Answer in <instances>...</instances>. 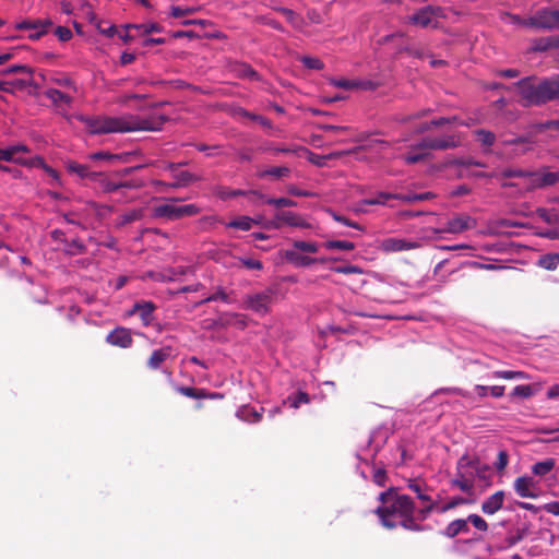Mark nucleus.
<instances>
[{
  "mask_svg": "<svg viewBox=\"0 0 559 559\" xmlns=\"http://www.w3.org/2000/svg\"><path fill=\"white\" fill-rule=\"evenodd\" d=\"M165 119L154 121L140 118L134 115H124L121 117H98L86 119V126L93 134H105L115 132H134V131H155L159 130Z\"/></svg>",
  "mask_w": 559,
  "mask_h": 559,
  "instance_id": "obj_1",
  "label": "nucleus"
},
{
  "mask_svg": "<svg viewBox=\"0 0 559 559\" xmlns=\"http://www.w3.org/2000/svg\"><path fill=\"white\" fill-rule=\"evenodd\" d=\"M524 107L540 106L559 99V75L555 79L524 78L515 83Z\"/></svg>",
  "mask_w": 559,
  "mask_h": 559,
  "instance_id": "obj_2",
  "label": "nucleus"
},
{
  "mask_svg": "<svg viewBox=\"0 0 559 559\" xmlns=\"http://www.w3.org/2000/svg\"><path fill=\"white\" fill-rule=\"evenodd\" d=\"M381 506L376 509L381 524L393 530L399 526V521L403 516L414 513L415 506L411 497L399 495L395 488H390L379 495Z\"/></svg>",
  "mask_w": 559,
  "mask_h": 559,
  "instance_id": "obj_3",
  "label": "nucleus"
},
{
  "mask_svg": "<svg viewBox=\"0 0 559 559\" xmlns=\"http://www.w3.org/2000/svg\"><path fill=\"white\" fill-rule=\"evenodd\" d=\"M29 148L24 144H16L9 146L7 148H0V160L16 163L20 165L28 166V167H41L44 168L50 176L57 178L58 174L55 169L47 166L44 159L39 156H35L32 158H24L21 154L28 153Z\"/></svg>",
  "mask_w": 559,
  "mask_h": 559,
  "instance_id": "obj_4",
  "label": "nucleus"
},
{
  "mask_svg": "<svg viewBox=\"0 0 559 559\" xmlns=\"http://www.w3.org/2000/svg\"><path fill=\"white\" fill-rule=\"evenodd\" d=\"M513 23L522 24L524 26L540 28V29H552L559 28V9L549 10L543 9L536 12V14L528 20H521L518 16L510 15Z\"/></svg>",
  "mask_w": 559,
  "mask_h": 559,
  "instance_id": "obj_5",
  "label": "nucleus"
},
{
  "mask_svg": "<svg viewBox=\"0 0 559 559\" xmlns=\"http://www.w3.org/2000/svg\"><path fill=\"white\" fill-rule=\"evenodd\" d=\"M462 145V136L459 132L444 133L438 136H425L417 144L416 148L444 151L456 148Z\"/></svg>",
  "mask_w": 559,
  "mask_h": 559,
  "instance_id": "obj_6",
  "label": "nucleus"
},
{
  "mask_svg": "<svg viewBox=\"0 0 559 559\" xmlns=\"http://www.w3.org/2000/svg\"><path fill=\"white\" fill-rule=\"evenodd\" d=\"M275 290L266 288L262 292L246 296L245 308L259 314H265L270 311V305L274 301Z\"/></svg>",
  "mask_w": 559,
  "mask_h": 559,
  "instance_id": "obj_7",
  "label": "nucleus"
},
{
  "mask_svg": "<svg viewBox=\"0 0 559 559\" xmlns=\"http://www.w3.org/2000/svg\"><path fill=\"white\" fill-rule=\"evenodd\" d=\"M199 213V207L194 204L171 205L162 204L154 209L155 217H166L168 219H179L186 216H193Z\"/></svg>",
  "mask_w": 559,
  "mask_h": 559,
  "instance_id": "obj_8",
  "label": "nucleus"
},
{
  "mask_svg": "<svg viewBox=\"0 0 559 559\" xmlns=\"http://www.w3.org/2000/svg\"><path fill=\"white\" fill-rule=\"evenodd\" d=\"M477 222L475 218H473L469 215L461 214L457 216L452 217L449 219L445 224V227L439 230H436L437 233H450V234H460L465 230L472 229L476 227Z\"/></svg>",
  "mask_w": 559,
  "mask_h": 559,
  "instance_id": "obj_9",
  "label": "nucleus"
},
{
  "mask_svg": "<svg viewBox=\"0 0 559 559\" xmlns=\"http://www.w3.org/2000/svg\"><path fill=\"white\" fill-rule=\"evenodd\" d=\"M557 182H559V171L558 173L532 171L531 181L524 187V192L554 186Z\"/></svg>",
  "mask_w": 559,
  "mask_h": 559,
  "instance_id": "obj_10",
  "label": "nucleus"
},
{
  "mask_svg": "<svg viewBox=\"0 0 559 559\" xmlns=\"http://www.w3.org/2000/svg\"><path fill=\"white\" fill-rule=\"evenodd\" d=\"M106 342L112 346L129 348L133 343V338L129 329L118 326L107 334Z\"/></svg>",
  "mask_w": 559,
  "mask_h": 559,
  "instance_id": "obj_11",
  "label": "nucleus"
},
{
  "mask_svg": "<svg viewBox=\"0 0 559 559\" xmlns=\"http://www.w3.org/2000/svg\"><path fill=\"white\" fill-rule=\"evenodd\" d=\"M282 224L300 228L309 227V224L301 216L290 211H281L275 214L272 226L280 228Z\"/></svg>",
  "mask_w": 559,
  "mask_h": 559,
  "instance_id": "obj_12",
  "label": "nucleus"
},
{
  "mask_svg": "<svg viewBox=\"0 0 559 559\" xmlns=\"http://www.w3.org/2000/svg\"><path fill=\"white\" fill-rule=\"evenodd\" d=\"M380 248L384 252H399L417 249L419 243L406 239L386 238L381 241Z\"/></svg>",
  "mask_w": 559,
  "mask_h": 559,
  "instance_id": "obj_13",
  "label": "nucleus"
},
{
  "mask_svg": "<svg viewBox=\"0 0 559 559\" xmlns=\"http://www.w3.org/2000/svg\"><path fill=\"white\" fill-rule=\"evenodd\" d=\"M283 257L286 261L294 264L297 267L309 266L318 261L323 262V260H318L316 258H311L308 255H302L296 249H287L283 252Z\"/></svg>",
  "mask_w": 559,
  "mask_h": 559,
  "instance_id": "obj_14",
  "label": "nucleus"
},
{
  "mask_svg": "<svg viewBox=\"0 0 559 559\" xmlns=\"http://www.w3.org/2000/svg\"><path fill=\"white\" fill-rule=\"evenodd\" d=\"M156 306L152 301H141L134 304L129 314H139L144 325L151 324L153 321V312Z\"/></svg>",
  "mask_w": 559,
  "mask_h": 559,
  "instance_id": "obj_15",
  "label": "nucleus"
},
{
  "mask_svg": "<svg viewBox=\"0 0 559 559\" xmlns=\"http://www.w3.org/2000/svg\"><path fill=\"white\" fill-rule=\"evenodd\" d=\"M490 177L493 179H497V180L508 179V178H525V179H527V183H528L531 181L532 170L507 167L501 170L490 173Z\"/></svg>",
  "mask_w": 559,
  "mask_h": 559,
  "instance_id": "obj_16",
  "label": "nucleus"
},
{
  "mask_svg": "<svg viewBox=\"0 0 559 559\" xmlns=\"http://www.w3.org/2000/svg\"><path fill=\"white\" fill-rule=\"evenodd\" d=\"M535 486L536 481L530 476L518 477L514 481V490L522 498H535L536 495L531 490Z\"/></svg>",
  "mask_w": 559,
  "mask_h": 559,
  "instance_id": "obj_17",
  "label": "nucleus"
},
{
  "mask_svg": "<svg viewBox=\"0 0 559 559\" xmlns=\"http://www.w3.org/2000/svg\"><path fill=\"white\" fill-rule=\"evenodd\" d=\"M67 168L70 173L78 175L82 179L96 181L99 178V171L91 170L90 166L86 164L69 162Z\"/></svg>",
  "mask_w": 559,
  "mask_h": 559,
  "instance_id": "obj_18",
  "label": "nucleus"
},
{
  "mask_svg": "<svg viewBox=\"0 0 559 559\" xmlns=\"http://www.w3.org/2000/svg\"><path fill=\"white\" fill-rule=\"evenodd\" d=\"M504 500V492L502 490H499L488 497L484 502L481 503V511L485 514H495L497 511H499L503 506Z\"/></svg>",
  "mask_w": 559,
  "mask_h": 559,
  "instance_id": "obj_19",
  "label": "nucleus"
},
{
  "mask_svg": "<svg viewBox=\"0 0 559 559\" xmlns=\"http://www.w3.org/2000/svg\"><path fill=\"white\" fill-rule=\"evenodd\" d=\"M171 355V347L165 346L158 349H155L147 360V367L152 370L158 369L162 364L167 360Z\"/></svg>",
  "mask_w": 559,
  "mask_h": 559,
  "instance_id": "obj_20",
  "label": "nucleus"
},
{
  "mask_svg": "<svg viewBox=\"0 0 559 559\" xmlns=\"http://www.w3.org/2000/svg\"><path fill=\"white\" fill-rule=\"evenodd\" d=\"M407 22L424 28L429 26L437 27V22L433 23V20L425 7L408 16Z\"/></svg>",
  "mask_w": 559,
  "mask_h": 559,
  "instance_id": "obj_21",
  "label": "nucleus"
},
{
  "mask_svg": "<svg viewBox=\"0 0 559 559\" xmlns=\"http://www.w3.org/2000/svg\"><path fill=\"white\" fill-rule=\"evenodd\" d=\"M231 71L239 79H249L251 81H260V74L248 63L237 62L233 64Z\"/></svg>",
  "mask_w": 559,
  "mask_h": 559,
  "instance_id": "obj_22",
  "label": "nucleus"
},
{
  "mask_svg": "<svg viewBox=\"0 0 559 559\" xmlns=\"http://www.w3.org/2000/svg\"><path fill=\"white\" fill-rule=\"evenodd\" d=\"M456 471L461 473L472 484L475 483L476 475L474 472V465L472 464L471 456L467 454L463 455L456 463Z\"/></svg>",
  "mask_w": 559,
  "mask_h": 559,
  "instance_id": "obj_23",
  "label": "nucleus"
},
{
  "mask_svg": "<svg viewBox=\"0 0 559 559\" xmlns=\"http://www.w3.org/2000/svg\"><path fill=\"white\" fill-rule=\"evenodd\" d=\"M408 488L417 495V498L419 500H421L424 502H428V507H426L425 509L420 510L421 515L425 516L424 513L431 511L432 506H433V503L431 502L430 496H428V495H426L424 492L425 491V486L421 483L417 481V480H411L409 484H408Z\"/></svg>",
  "mask_w": 559,
  "mask_h": 559,
  "instance_id": "obj_24",
  "label": "nucleus"
},
{
  "mask_svg": "<svg viewBox=\"0 0 559 559\" xmlns=\"http://www.w3.org/2000/svg\"><path fill=\"white\" fill-rule=\"evenodd\" d=\"M468 532H469V527L467 524V520L466 519H457L448 524L443 534L449 538H453L461 533H468Z\"/></svg>",
  "mask_w": 559,
  "mask_h": 559,
  "instance_id": "obj_25",
  "label": "nucleus"
},
{
  "mask_svg": "<svg viewBox=\"0 0 559 559\" xmlns=\"http://www.w3.org/2000/svg\"><path fill=\"white\" fill-rule=\"evenodd\" d=\"M175 390L178 393H180V394H182V395H185L187 397L197 399V400L206 399V397L213 399V397L216 396L215 393L209 394L203 389H195V388H191V386L176 385Z\"/></svg>",
  "mask_w": 559,
  "mask_h": 559,
  "instance_id": "obj_26",
  "label": "nucleus"
},
{
  "mask_svg": "<svg viewBox=\"0 0 559 559\" xmlns=\"http://www.w3.org/2000/svg\"><path fill=\"white\" fill-rule=\"evenodd\" d=\"M236 415L239 419L247 423H258L262 418V414L249 405L241 406Z\"/></svg>",
  "mask_w": 559,
  "mask_h": 559,
  "instance_id": "obj_27",
  "label": "nucleus"
},
{
  "mask_svg": "<svg viewBox=\"0 0 559 559\" xmlns=\"http://www.w3.org/2000/svg\"><path fill=\"white\" fill-rule=\"evenodd\" d=\"M331 83L334 86L341 87L344 90H353V88H359V87H361V88H371L372 87L371 82L350 81V80H345V79H341V80L333 79V80H331Z\"/></svg>",
  "mask_w": 559,
  "mask_h": 559,
  "instance_id": "obj_28",
  "label": "nucleus"
},
{
  "mask_svg": "<svg viewBox=\"0 0 559 559\" xmlns=\"http://www.w3.org/2000/svg\"><path fill=\"white\" fill-rule=\"evenodd\" d=\"M436 195L432 192L424 193H397V200L405 203H416L433 199Z\"/></svg>",
  "mask_w": 559,
  "mask_h": 559,
  "instance_id": "obj_29",
  "label": "nucleus"
},
{
  "mask_svg": "<svg viewBox=\"0 0 559 559\" xmlns=\"http://www.w3.org/2000/svg\"><path fill=\"white\" fill-rule=\"evenodd\" d=\"M556 461L554 459H546L535 463L532 466V473L536 476L544 477L554 469Z\"/></svg>",
  "mask_w": 559,
  "mask_h": 559,
  "instance_id": "obj_30",
  "label": "nucleus"
},
{
  "mask_svg": "<svg viewBox=\"0 0 559 559\" xmlns=\"http://www.w3.org/2000/svg\"><path fill=\"white\" fill-rule=\"evenodd\" d=\"M45 96L50 99L53 104H66L71 105L72 97L68 94L56 90V88H49L45 92Z\"/></svg>",
  "mask_w": 559,
  "mask_h": 559,
  "instance_id": "obj_31",
  "label": "nucleus"
},
{
  "mask_svg": "<svg viewBox=\"0 0 559 559\" xmlns=\"http://www.w3.org/2000/svg\"><path fill=\"white\" fill-rule=\"evenodd\" d=\"M52 22L49 19L46 20H25L15 25L16 29L26 31V29H37L44 26H51Z\"/></svg>",
  "mask_w": 559,
  "mask_h": 559,
  "instance_id": "obj_32",
  "label": "nucleus"
},
{
  "mask_svg": "<svg viewBox=\"0 0 559 559\" xmlns=\"http://www.w3.org/2000/svg\"><path fill=\"white\" fill-rule=\"evenodd\" d=\"M537 264L545 270L554 271L559 265V253L544 254L539 257Z\"/></svg>",
  "mask_w": 559,
  "mask_h": 559,
  "instance_id": "obj_33",
  "label": "nucleus"
},
{
  "mask_svg": "<svg viewBox=\"0 0 559 559\" xmlns=\"http://www.w3.org/2000/svg\"><path fill=\"white\" fill-rule=\"evenodd\" d=\"M253 224H258V221L249 216H240L227 223L226 226L246 231L250 230Z\"/></svg>",
  "mask_w": 559,
  "mask_h": 559,
  "instance_id": "obj_34",
  "label": "nucleus"
},
{
  "mask_svg": "<svg viewBox=\"0 0 559 559\" xmlns=\"http://www.w3.org/2000/svg\"><path fill=\"white\" fill-rule=\"evenodd\" d=\"M389 200H397V193L380 192L374 198L365 199L366 205H385Z\"/></svg>",
  "mask_w": 559,
  "mask_h": 559,
  "instance_id": "obj_35",
  "label": "nucleus"
},
{
  "mask_svg": "<svg viewBox=\"0 0 559 559\" xmlns=\"http://www.w3.org/2000/svg\"><path fill=\"white\" fill-rule=\"evenodd\" d=\"M451 484L465 493L472 495L474 492V484L468 481L464 476H461L459 471H456L455 478L452 479Z\"/></svg>",
  "mask_w": 559,
  "mask_h": 559,
  "instance_id": "obj_36",
  "label": "nucleus"
},
{
  "mask_svg": "<svg viewBox=\"0 0 559 559\" xmlns=\"http://www.w3.org/2000/svg\"><path fill=\"white\" fill-rule=\"evenodd\" d=\"M290 174V169L286 166H280V167H271L269 169H265L261 173H259L260 178H265L267 176H271L275 179H281L284 177H287Z\"/></svg>",
  "mask_w": 559,
  "mask_h": 559,
  "instance_id": "obj_37",
  "label": "nucleus"
},
{
  "mask_svg": "<svg viewBox=\"0 0 559 559\" xmlns=\"http://www.w3.org/2000/svg\"><path fill=\"white\" fill-rule=\"evenodd\" d=\"M126 28H135L142 31L143 34L147 35L151 33H160L163 32V26L158 23H147V24H128Z\"/></svg>",
  "mask_w": 559,
  "mask_h": 559,
  "instance_id": "obj_38",
  "label": "nucleus"
},
{
  "mask_svg": "<svg viewBox=\"0 0 559 559\" xmlns=\"http://www.w3.org/2000/svg\"><path fill=\"white\" fill-rule=\"evenodd\" d=\"M475 135L477 136V140L481 143L483 146L489 147L496 141L495 133L485 129L476 130Z\"/></svg>",
  "mask_w": 559,
  "mask_h": 559,
  "instance_id": "obj_39",
  "label": "nucleus"
},
{
  "mask_svg": "<svg viewBox=\"0 0 559 559\" xmlns=\"http://www.w3.org/2000/svg\"><path fill=\"white\" fill-rule=\"evenodd\" d=\"M88 158L91 160H108V162L126 160V156L124 155L110 154V153L104 152V151L93 153V154L88 155Z\"/></svg>",
  "mask_w": 559,
  "mask_h": 559,
  "instance_id": "obj_40",
  "label": "nucleus"
},
{
  "mask_svg": "<svg viewBox=\"0 0 559 559\" xmlns=\"http://www.w3.org/2000/svg\"><path fill=\"white\" fill-rule=\"evenodd\" d=\"M324 247L329 250L350 251L355 248V245L344 240H329L324 243Z\"/></svg>",
  "mask_w": 559,
  "mask_h": 559,
  "instance_id": "obj_41",
  "label": "nucleus"
},
{
  "mask_svg": "<svg viewBox=\"0 0 559 559\" xmlns=\"http://www.w3.org/2000/svg\"><path fill=\"white\" fill-rule=\"evenodd\" d=\"M293 248L297 251L307 253H316L319 250V246L316 242H308L302 240H295L293 242Z\"/></svg>",
  "mask_w": 559,
  "mask_h": 559,
  "instance_id": "obj_42",
  "label": "nucleus"
},
{
  "mask_svg": "<svg viewBox=\"0 0 559 559\" xmlns=\"http://www.w3.org/2000/svg\"><path fill=\"white\" fill-rule=\"evenodd\" d=\"M86 250V247L80 242L78 239L72 240L71 242L66 241V253L70 255L82 254Z\"/></svg>",
  "mask_w": 559,
  "mask_h": 559,
  "instance_id": "obj_43",
  "label": "nucleus"
},
{
  "mask_svg": "<svg viewBox=\"0 0 559 559\" xmlns=\"http://www.w3.org/2000/svg\"><path fill=\"white\" fill-rule=\"evenodd\" d=\"M472 464L474 465V472L476 475V478L479 479H486L487 473L489 472V466L486 464H481L479 459L477 457H471Z\"/></svg>",
  "mask_w": 559,
  "mask_h": 559,
  "instance_id": "obj_44",
  "label": "nucleus"
},
{
  "mask_svg": "<svg viewBox=\"0 0 559 559\" xmlns=\"http://www.w3.org/2000/svg\"><path fill=\"white\" fill-rule=\"evenodd\" d=\"M144 211L142 209H134L121 216V224H130L132 222L139 221L143 217Z\"/></svg>",
  "mask_w": 559,
  "mask_h": 559,
  "instance_id": "obj_45",
  "label": "nucleus"
},
{
  "mask_svg": "<svg viewBox=\"0 0 559 559\" xmlns=\"http://www.w3.org/2000/svg\"><path fill=\"white\" fill-rule=\"evenodd\" d=\"M265 203L274 205L276 207H292L297 205V203L294 200L288 198H267L265 199Z\"/></svg>",
  "mask_w": 559,
  "mask_h": 559,
  "instance_id": "obj_46",
  "label": "nucleus"
},
{
  "mask_svg": "<svg viewBox=\"0 0 559 559\" xmlns=\"http://www.w3.org/2000/svg\"><path fill=\"white\" fill-rule=\"evenodd\" d=\"M240 115L260 123L261 126H263L265 128H272V122L267 118H265L261 115H255V114L249 112L245 109H240Z\"/></svg>",
  "mask_w": 559,
  "mask_h": 559,
  "instance_id": "obj_47",
  "label": "nucleus"
},
{
  "mask_svg": "<svg viewBox=\"0 0 559 559\" xmlns=\"http://www.w3.org/2000/svg\"><path fill=\"white\" fill-rule=\"evenodd\" d=\"M15 73H25L27 75H31L33 73V70L24 64H16L11 66L7 69H3L0 71V75H9V74H15Z\"/></svg>",
  "mask_w": 559,
  "mask_h": 559,
  "instance_id": "obj_48",
  "label": "nucleus"
},
{
  "mask_svg": "<svg viewBox=\"0 0 559 559\" xmlns=\"http://www.w3.org/2000/svg\"><path fill=\"white\" fill-rule=\"evenodd\" d=\"M95 182L99 183L104 192H114L119 190L117 182L109 181L103 173L99 171V178Z\"/></svg>",
  "mask_w": 559,
  "mask_h": 559,
  "instance_id": "obj_49",
  "label": "nucleus"
},
{
  "mask_svg": "<svg viewBox=\"0 0 559 559\" xmlns=\"http://www.w3.org/2000/svg\"><path fill=\"white\" fill-rule=\"evenodd\" d=\"M466 520L467 524L471 523L478 531L486 532L488 530L487 522L477 514H469Z\"/></svg>",
  "mask_w": 559,
  "mask_h": 559,
  "instance_id": "obj_50",
  "label": "nucleus"
},
{
  "mask_svg": "<svg viewBox=\"0 0 559 559\" xmlns=\"http://www.w3.org/2000/svg\"><path fill=\"white\" fill-rule=\"evenodd\" d=\"M413 514L414 513H411L409 515L400 519L399 526H402L408 531H420L421 527L414 521Z\"/></svg>",
  "mask_w": 559,
  "mask_h": 559,
  "instance_id": "obj_51",
  "label": "nucleus"
},
{
  "mask_svg": "<svg viewBox=\"0 0 559 559\" xmlns=\"http://www.w3.org/2000/svg\"><path fill=\"white\" fill-rule=\"evenodd\" d=\"M430 111H431L430 109H423V110L416 111L411 115L400 116L396 118V121H399L401 123H408L415 119H419V118L427 116L428 114H430Z\"/></svg>",
  "mask_w": 559,
  "mask_h": 559,
  "instance_id": "obj_52",
  "label": "nucleus"
},
{
  "mask_svg": "<svg viewBox=\"0 0 559 559\" xmlns=\"http://www.w3.org/2000/svg\"><path fill=\"white\" fill-rule=\"evenodd\" d=\"M174 177L178 180V185H182V187L199 179L195 175L189 171L176 173L174 174Z\"/></svg>",
  "mask_w": 559,
  "mask_h": 559,
  "instance_id": "obj_53",
  "label": "nucleus"
},
{
  "mask_svg": "<svg viewBox=\"0 0 559 559\" xmlns=\"http://www.w3.org/2000/svg\"><path fill=\"white\" fill-rule=\"evenodd\" d=\"M288 400L294 408H298L301 404H307L310 401L306 392H298L295 396H289Z\"/></svg>",
  "mask_w": 559,
  "mask_h": 559,
  "instance_id": "obj_54",
  "label": "nucleus"
},
{
  "mask_svg": "<svg viewBox=\"0 0 559 559\" xmlns=\"http://www.w3.org/2000/svg\"><path fill=\"white\" fill-rule=\"evenodd\" d=\"M534 394V391L531 385H516L511 392V396H520L523 399H528Z\"/></svg>",
  "mask_w": 559,
  "mask_h": 559,
  "instance_id": "obj_55",
  "label": "nucleus"
},
{
  "mask_svg": "<svg viewBox=\"0 0 559 559\" xmlns=\"http://www.w3.org/2000/svg\"><path fill=\"white\" fill-rule=\"evenodd\" d=\"M537 214L543 221H545L548 224H554L558 221V214L555 211L538 209Z\"/></svg>",
  "mask_w": 559,
  "mask_h": 559,
  "instance_id": "obj_56",
  "label": "nucleus"
},
{
  "mask_svg": "<svg viewBox=\"0 0 559 559\" xmlns=\"http://www.w3.org/2000/svg\"><path fill=\"white\" fill-rule=\"evenodd\" d=\"M301 62L308 69H313V70H321L324 67L323 62L320 59L313 58V57H302Z\"/></svg>",
  "mask_w": 559,
  "mask_h": 559,
  "instance_id": "obj_57",
  "label": "nucleus"
},
{
  "mask_svg": "<svg viewBox=\"0 0 559 559\" xmlns=\"http://www.w3.org/2000/svg\"><path fill=\"white\" fill-rule=\"evenodd\" d=\"M508 462H509V455H508L507 451H504V450L499 451L497 462L495 463V467H496L497 472L500 473V472L504 471V468L508 465Z\"/></svg>",
  "mask_w": 559,
  "mask_h": 559,
  "instance_id": "obj_58",
  "label": "nucleus"
},
{
  "mask_svg": "<svg viewBox=\"0 0 559 559\" xmlns=\"http://www.w3.org/2000/svg\"><path fill=\"white\" fill-rule=\"evenodd\" d=\"M216 300H222L226 304L230 302L229 296L223 289H218L215 294H213V295L209 296L207 298H205L204 300H202L201 304L216 301Z\"/></svg>",
  "mask_w": 559,
  "mask_h": 559,
  "instance_id": "obj_59",
  "label": "nucleus"
},
{
  "mask_svg": "<svg viewBox=\"0 0 559 559\" xmlns=\"http://www.w3.org/2000/svg\"><path fill=\"white\" fill-rule=\"evenodd\" d=\"M330 213H331L333 219L338 222V223H342V224H344V225H346L348 227H353V228L358 229V230H362L364 229L359 224H357V223H355L353 221H349L345 216L338 215V214H336L333 211H331Z\"/></svg>",
  "mask_w": 559,
  "mask_h": 559,
  "instance_id": "obj_60",
  "label": "nucleus"
},
{
  "mask_svg": "<svg viewBox=\"0 0 559 559\" xmlns=\"http://www.w3.org/2000/svg\"><path fill=\"white\" fill-rule=\"evenodd\" d=\"M197 11L194 8H180V7H171L170 15L175 19L192 14Z\"/></svg>",
  "mask_w": 559,
  "mask_h": 559,
  "instance_id": "obj_61",
  "label": "nucleus"
},
{
  "mask_svg": "<svg viewBox=\"0 0 559 559\" xmlns=\"http://www.w3.org/2000/svg\"><path fill=\"white\" fill-rule=\"evenodd\" d=\"M55 35L59 38L61 41H68L72 38V32L70 28L66 26H58L55 29Z\"/></svg>",
  "mask_w": 559,
  "mask_h": 559,
  "instance_id": "obj_62",
  "label": "nucleus"
},
{
  "mask_svg": "<svg viewBox=\"0 0 559 559\" xmlns=\"http://www.w3.org/2000/svg\"><path fill=\"white\" fill-rule=\"evenodd\" d=\"M334 271L336 273H340V274H356V273H361V269L357 265H353V264H348V265H343V266H336L334 269Z\"/></svg>",
  "mask_w": 559,
  "mask_h": 559,
  "instance_id": "obj_63",
  "label": "nucleus"
},
{
  "mask_svg": "<svg viewBox=\"0 0 559 559\" xmlns=\"http://www.w3.org/2000/svg\"><path fill=\"white\" fill-rule=\"evenodd\" d=\"M240 262L243 266L249 270H261L263 267L262 263L259 260L250 259V258H241Z\"/></svg>",
  "mask_w": 559,
  "mask_h": 559,
  "instance_id": "obj_64",
  "label": "nucleus"
}]
</instances>
